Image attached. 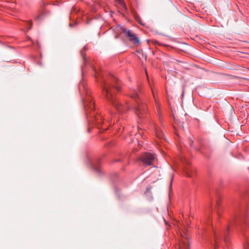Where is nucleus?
Masks as SVG:
<instances>
[{"instance_id": "obj_6", "label": "nucleus", "mask_w": 249, "mask_h": 249, "mask_svg": "<svg viewBox=\"0 0 249 249\" xmlns=\"http://www.w3.org/2000/svg\"><path fill=\"white\" fill-rule=\"evenodd\" d=\"M181 239L178 245V249H189V235L187 231L180 232Z\"/></svg>"}, {"instance_id": "obj_11", "label": "nucleus", "mask_w": 249, "mask_h": 249, "mask_svg": "<svg viewBox=\"0 0 249 249\" xmlns=\"http://www.w3.org/2000/svg\"><path fill=\"white\" fill-rule=\"evenodd\" d=\"M152 92H153V95L154 100H155V106H156L157 114L159 115V117H160V116L161 115L160 105L155 96V94H154V91L153 90H152Z\"/></svg>"}, {"instance_id": "obj_14", "label": "nucleus", "mask_w": 249, "mask_h": 249, "mask_svg": "<svg viewBox=\"0 0 249 249\" xmlns=\"http://www.w3.org/2000/svg\"><path fill=\"white\" fill-rule=\"evenodd\" d=\"M116 0L118 1L123 7L126 8L125 4H124V1L122 0Z\"/></svg>"}, {"instance_id": "obj_13", "label": "nucleus", "mask_w": 249, "mask_h": 249, "mask_svg": "<svg viewBox=\"0 0 249 249\" xmlns=\"http://www.w3.org/2000/svg\"><path fill=\"white\" fill-rule=\"evenodd\" d=\"M156 135L158 137H159L160 139H163L164 137L163 134L162 132L159 131L158 130H156Z\"/></svg>"}, {"instance_id": "obj_4", "label": "nucleus", "mask_w": 249, "mask_h": 249, "mask_svg": "<svg viewBox=\"0 0 249 249\" xmlns=\"http://www.w3.org/2000/svg\"><path fill=\"white\" fill-rule=\"evenodd\" d=\"M129 96L136 100L137 105L134 107L135 113L140 119L145 118L147 115V109L146 105L140 98L139 94L136 90L130 92Z\"/></svg>"}, {"instance_id": "obj_3", "label": "nucleus", "mask_w": 249, "mask_h": 249, "mask_svg": "<svg viewBox=\"0 0 249 249\" xmlns=\"http://www.w3.org/2000/svg\"><path fill=\"white\" fill-rule=\"evenodd\" d=\"M235 219V217L231 219L227 226L220 233H216L214 231L213 242L211 245L212 249H219L223 247L224 243L228 246L230 243V228L233 225Z\"/></svg>"}, {"instance_id": "obj_7", "label": "nucleus", "mask_w": 249, "mask_h": 249, "mask_svg": "<svg viewBox=\"0 0 249 249\" xmlns=\"http://www.w3.org/2000/svg\"><path fill=\"white\" fill-rule=\"evenodd\" d=\"M241 232L245 238L244 249H249V224H245L241 228Z\"/></svg>"}, {"instance_id": "obj_20", "label": "nucleus", "mask_w": 249, "mask_h": 249, "mask_svg": "<svg viewBox=\"0 0 249 249\" xmlns=\"http://www.w3.org/2000/svg\"><path fill=\"white\" fill-rule=\"evenodd\" d=\"M37 18H40V16H38Z\"/></svg>"}, {"instance_id": "obj_9", "label": "nucleus", "mask_w": 249, "mask_h": 249, "mask_svg": "<svg viewBox=\"0 0 249 249\" xmlns=\"http://www.w3.org/2000/svg\"><path fill=\"white\" fill-rule=\"evenodd\" d=\"M184 173L187 177L192 178L195 176L196 170L194 167L190 166L188 164L184 168Z\"/></svg>"}, {"instance_id": "obj_15", "label": "nucleus", "mask_w": 249, "mask_h": 249, "mask_svg": "<svg viewBox=\"0 0 249 249\" xmlns=\"http://www.w3.org/2000/svg\"><path fill=\"white\" fill-rule=\"evenodd\" d=\"M207 224L210 225L211 223V218L209 217L206 221Z\"/></svg>"}, {"instance_id": "obj_17", "label": "nucleus", "mask_w": 249, "mask_h": 249, "mask_svg": "<svg viewBox=\"0 0 249 249\" xmlns=\"http://www.w3.org/2000/svg\"><path fill=\"white\" fill-rule=\"evenodd\" d=\"M28 23L30 25V27L28 28V29H30L32 27V23L31 21H28Z\"/></svg>"}, {"instance_id": "obj_18", "label": "nucleus", "mask_w": 249, "mask_h": 249, "mask_svg": "<svg viewBox=\"0 0 249 249\" xmlns=\"http://www.w3.org/2000/svg\"><path fill=\"white\" fill-rule=\"evenodd\" d=\"M193 142L192 140H190V144L191 146H192Z\"/></svg>"}, {"instance_id": "obj_19", "label": "nucleus", "mask_w": 249, "mask_h": 249, "mask_svg": "<svg viewBox=\"0 0 249 249\" xmlns=\"http://www.w3.org/2000/svg\"><path fill=\"white\" fill-rule=\"evenodd\" d=\"M100 160H98V161H97V163L98 164H100Z\"/></svg>"}, {"instance_id": "obj_1", "label": "nucleus", "mask_w": 249, "mask_h": 249, "mask_svg": "<svg viewBox=\"0 0 249 249\" xmlns=\"http://www.w3.org/2000/svg\"><path fill=\"white\" fill-rule=\"evenodd\" d=\"M101 84L103 95L119 113H124L132 107L126 101L123 103L116 98L115 92L120 91L122 87L121 81L117 77L110 75L107 79L103 80Z\"/></svg>"}, {"instance_id": "obj_12", "label": "nucleus", "mask_w": 249, "mask_h": 249, "mask_svg": "<svg viewBox=\"0 0 249 249\" xmlns=\"http://www.w3.org/2000/svg\"><path fill=\"white\" fill-rule=\"evenodd\" d=\"M81 56H82V57L83 58V63L84 64H85L88 63V59L86 57L85 53L83 50H82L81 51Z\"/></svg>"}, {"instance_id": "obj_22", "label": "nucleus", "mask_w": 249, "mask_h": 249, "mask_svg": "<svg viewBox=\"0 0 249 249\" xmlns=\"http://www.w3.org/2000/svg\"><path fill=\"white\" fill-rule=\"evenodd\" d=\"M172 179H173V177H172V178H171V181H172Z\"/></svg>"}, {"instance_id": "obj_2", "label": "nucleus", "mask_w": 249, "mask_h": 249, "mask_svg": "<svg viewBox=\"0 0 249 249\" xmlns=\"http://www.w3.org/2000/svg\"><path fill=\"white\" fill-rule=\"evenodd\" d=\"M80 91H83L82 94H85V98L83 99V105L86 112V114L88 118H90L89 121L95 123L99 129L103 131L106 130L107 129L109 123V121L107 120L106 122V119L100 114L95 113L94 109L95 108L94 102L93 101L92 98L90 96V92L88 91L87 87L83 82H81L79 85Z\"/></svg>"}, {"instance_id": "obj_10", "label": "nucleus", "mask_w": 249, "mask_h": 249, "mask_svg": "<svg viewBox=\"0 0 249 249\" xmlns=\"http://www.w3.org/2000/svg\"><path fill=\"white\" fill-rule=\"evenodd\" d=\"M215 211L216 212L217 215L218 217H220L221 213L223 212V208L220 205V200H216V203L215 205Z\"/></svg>"}, {"instance_id": "obj_8", "label": "nucleus", "mask_w": 249, "mask_h": 249, "mask_svg": "<svg viewBox=\"0 0 249 249\" xmlns=\"http://www.w3.org/2000/svg\"><path fill=\"white\" fill-rule=\"evenodd\" d=\"M123 32L125 34V36L128 40L134 44H138L139 43V38L131 30L125 28L122 29Z\"/></svg>"}, {"instance_id": "obj_16", "label": "nucleus", "mask_w": 249, "mask_h": 249, "mask_svg": "<svg viewBox=\"0 0 249 249\" xmlns=\"http://www.w3.org/2000/svg\"><path fill=\"white\" fill-rule=\"evenodd\" d=\"M93 168L97 171V172H99V169L97 168V167H95V165H93Z\"/></svg>"}, {"instance_id": "obj_21", "label": "nucleus", "mask_w": 249, "mask_h": 249, "mask_svg": "<svg viewBox=\"0 0 249 249\" xmlns=\"http://www.w3.org/2000/svg\"><path fill=\"white\" fill-rule=\"evenodd\" d=\"M86 49V47H84V50Z\"/></svg>"}, {"instance_id": "obj_5", "label": "nucleus", "mask_w": 249, "mask_h": 249, "mask_svg": "<svg viewBox=\"0 0 249 249\" xmlns=\"http://www.w3.org/2000/svg\"><path fill=\"white\" fill-rule=\"evenodd\" d=\"M155 155L150 153H145L141 155L139 158V160L142 163L144 166L153 165L155 160Z\"/></svg>"}]
</instances>
